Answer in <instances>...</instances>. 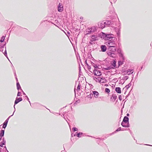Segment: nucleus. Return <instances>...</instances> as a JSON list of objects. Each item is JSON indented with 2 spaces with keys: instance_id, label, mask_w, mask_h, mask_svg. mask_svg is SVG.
<instances>
[{
  "instance_id": "e433bc0d",
  "label": "nucleus",
  "mask_w": 152,
  "mask_h": 152,
  "mask_svg": "<svg viewBox=\"0 0 152 152\" xmlns=\"http://www.w3.org/2000/svg\"><path fill=\"white\" fill-rule=\"evenodd\" d=\"M111 66H109V67H107V68H106V69L107 70H110L111 69Z\"/></svg>"
},
{
  "instance_id": "f3484780",
  "label": "nucleus",
  "mask_w": 152,
  "mask_h": 152,
  "mask_svg": "<svg viewBox=\"0 0 152 152\" xmlns=\"http://www.w3.org/2000/svg\"><path fill=\"white\" fill-rule=\"evenodd\" d=\"M93 93L95 98H97L98 97L99 93L97 91H93Z\"/></svg>"
},
{
  "instance_id": "c9c22d12",
  "label": "nucleus",
  "mask_w": 152,
  "mask_h": 152,
  "mask_svg": "<svg viewBox=\"0 0 152 152\" xmlns=\"http://www.w3.org/2000/svg\"><path fill=\"white\" fill-rule=\"evenodd\" d=\"M121 127L119 128L116 131V132L119 131H121Z\"/></svg>"
},
{
  "instance_id": "20e7f679",
  "label": "nucleus",
  "mask_w": 152,
  "mask_h": 152,
  "mask_svg": "<svg viewBox=\"0 0 152 152\" xmlns=\"http://www.w3.org/2000/svg\"><path fill=\"white\" fill-rule=\"evenodd\" d=\"M93 73L94 74V75L96 76H100L102 74L101 72L98 69H94L93 71Z\"/></svg>"
},
{
  "instance_id": "58836bf2",
  "label": "nucleus",
  "mask_w": 152,
  "mask_h": 152,
  "mask_svg": "<svg viewBox=\"0 0 152 152\" xmlns=\"http://www.w3.org/2000/svg\"><path fill=\"white\" fill-rule=\"evenodd\" d=\"M21 90H22V91L23 92V94L24 95H25L26 94L25 93L23 92V91L22 90V89H21Z\"/></svg>"
},
{
  "instance_id": "423d86ee",
  "label": "nucleus",
  "mask_w": 152,
  "mask_h": 152,
  "mask_svg": "<svg viewBox=\"0 0 152 152\" xmlns=\"http://www.w3.org/2000/svg\"><path fill=\"white\" fill-rule=\"evenodd\" d=\"M133 72V69H129L127 70L124 71L123 73L124 74H128V75H130Z\"/></svg>"
},
{
  "instance_id": "5701e85b",
  "label": "nucleus",
  "mask_w": 152,
  "mask_h": 152,
  "mask_svg": "<svg viewBox=\"0 0 152 152\" xmlns=\"http://www.w3.org/2000/svg\"><path fill=\"white\" fill-rule=\"evenodd\" d=\"M5 38V36H3L1 38V39L0 40V42H3Z\"/></svg>"
},
{
  "instance_id": "412c9836",
  "label": "nucleus",
  "mask_w": 152,
  "mask_h": 152,
  "mask_svg": "<svg viewBox=\"0 0 152 152\" xmlns=\"http://www.w3.org/2000/svg\"><path fill=\"white\" fill-rule=\"evenodd\" d=\"M99 27L102 28H104L105 26V25L103 24V23H100V25H99Z\"/></svg>"
},
{
  "instance_id": "cd10ccee",
  "label": "nucleus",
  "mask_w": 152,
  "mask_h": 152,
  "mask_svg": "<svg viewBox=\"0 0 152 152\" xmlns=\"http://www.w3.org/2000/svg\"><path fill=\"white\" fill-rule=\"evenodd\" d=\"M131 86V84L130 83H129L128 85H126L125 87L126 88L128 89Z\"/></svg>"
},
{
  "instance_id": "6e6552de",
  "label": "nucleus",
  "mask_w": 152,
  "mask_h": 152,
  "mask_svg": "<svg viewBox=\"0 0 152 152\" xmlns=\"http://www.w3.org/2000/svg\"><path fill=\"white\" fill-rule=\"evenodd\" d=\"M116 46L108 47V50L114 52L116 50Z\"/></svg>"
},
{
  "instance_id": "b1692460",
  "label": "nucleus",
  "mask_w": 152,
  "mask_h": 152,
  "mask_svg": "<svg viewBox=\"0 0 152 152\" xmlns=\"http://www.w3.org/2000/svg\"><path fill=\"white\" fill-rule=\"evenodd\" d=\"M14 112H14V113H13V114H12V115H11L9 117V118H8L7 119H6V120L4 122H5V123H7H7H8V120H9V118H10V117H11V116H12L13 115Z\"/></svg>"
},
{
  "instance_id": "6ab92c4d",
  "label": "nucleus",
  "mask_w": 152,
  "mask_h": 152,
  "mask_svg": "<svg viewBox=\"0 0 152 152\" xmlns=\"http://www.w3.org/2000/svg\"><path fill=\"white\" fill-rule=\"evenodd\" d=\"M91 38L92 39V40H91V41L92 42L93 41H94L96 40L97 37L95 35H92L91 37Z\"/></svg>"
},
{
  "instance_id": "7c9ffc66",
  "label": "nucleus",
  "mask_w": 152,
  "mask_h": 152,
  "mask_svg": "<svg viewBox=\"0 0 152 152\" xmlns=\"http://www.w3.org/2000/svg\"><path fill=\"white\" fill-rule=\"evenodd\" d=\"M112 97L115 100L116 98H117V96L115 95H113Z\"/></svg>"
},
{
  "instance_id": "a18cd8bd",
  "label": "nucleus",
  "mask_w": 152,
  "mask_h": 152,
  "mask_svg": "<svg viewBox=\"0 0 152 152\" xmlns=\"http://www.w3.org/2000/svg\"><path fill=\"white\" fill-rule=\"evenodd\" d=\"M145 145H149V146H151V145H148V144H145Z\"/></svg>"
},
{
  "instance_id": "2eb2a0df",
  "label": "nucleus",
  "mask_w": 152,
  "mask_h": 152,
  "mask_svg": "<svg viewBox=\"0 0 152 152\" xmlns=\"http://www.w3.org/2000/svg\"><path fill=\"white\" fill-rule=\"evenodd\" d=\"M3 141H1V142H0V146L3 147V145H5V143L6 142V141L4 140V138H3Z\"/></svg>"
},
{
  "instance_id": "de8ad7c7",
  "label": "nucleus",
  "mask_w": 152,
  "mask_h": 152,
  "mask_svg": "<svg viewBox=\"0 0 152 152\" xmlns=\"http://www.w3.org/2000/svg\"><path fill=\"white\" fill-rule=\"evenodd\" d=\"M120 62H118V64H119V65H120V64H121V63H120Z\"/></svg>"
},
{
  "instance_id": "c756f323",
  "label": "nucleus",
  "mask_w": 152,
  "mask_h": 152,
  "mask_svg": "<svg viewBox=\"0 0 152 152\" xmlns=\"http://www.w3.org/2000/svg\"><path fill=\"white\" fill-rule=\"evenodd\" d=\"M72 130L74 132L77 131L78 130V129L76 127H74L72 128Z\"/></svg>"
},
{
  "instance_id": "0eeeda50",
  "label": "nucleus",
  "mask_w": 152,
  "mask_h": 152,
  "mask_svg": "<svg viewBox=\"0 0 152 152\" xmlns=\"http://www.w3.org/2000/svg\"><path fill=\"white\" fill-rule=\"evenodd\" d=\"M58 7V11L59 12H61L63 11V6L61 3H59V5Z\"/></svg>"
},
{
  "instance_id": "aec40b11",
  "label": "nucleus",
  "mask_w": 152,
  "mask_h": 152,
  "mask_svg": "<svg viewBox=\"0 0 152 152\" xmlns=\"http://www.w3.org/2000/svg\"><path fill=\"white\" fill-rule=\"evenodd\" d=\"M4 130H2L1 131V132H0V135L1 137H3L4 135Z\"/></svg>"
},
{
  "instance_id": "a211bd4d",
  "label": "nucleus",
  "mask_w": 152,
  "mask_h": 152,
  "mask_svg": "<svg viewBox=\"0 0 152 152\" xmlns=\"http://www.w3.org/2000/svg\"><path fill=\"white\" fill-rule=\"evenodd\" d=\"M103 24L104 25H110V24L111 23L110 21L109 20H106L104 22H103Z\"/></svg>"
},
{
  "instance_id": "79ce46f5",
  "label": "nucleus",
  "mask_w": 152,
  "mask_h": 152,
  "mask_svg": "<svg viewBox=\"0 0 152 152\" xmlns=\"http://www.w3.org/2000/svg\"><path fill=\"white\" fill-rule=\"evenodd\" d=\"M97 78V77H94V79L96 80V78Z\"/></svg>"
},
{
  "instance_id": "473e14b6",
  "label": "nucleus",
  "mask_w": 152,
  "mask_h": 152,
  "mask_svg": "<svg viewBox=\"0 0 152 152\" xmlns=\"http://www.w3.org/2000/svg\"><path fill=\"white\" fill-rule=\"evenodd\" d=\"M118 99L120 101H121L122 100V96L121 95H120L118 96Z\"/></svg>"
},
{
  "instance_id": "393cba45",
  "label": "nucleus",
  "mask_w": 152,
  "mask_h": 152,
  "mask_svg": "<svg viewBox=\"0 0 152 152\" xmlns=\"http://www.w3.org/2000/svg\"><path fill=\"white\" fill-rule=\"evenodd\" d=\"M100 79H101L100 77H97V78H96V82L100 83Z\"/></svg>"
},
{
  "instance_id": "37998d69",
  "label": "nucleus",
  "mask_w": 152,
  "mask_h": 152,
  "mask_svg": "<svg viewBox=\"0 0 152 152\" xmlns=\"http://www.w3.org/2000/svg\"><path fill=\"white\" fill-rule=\"evenodd\" d=\"M126 115L127 116H129V113H127Z\"/></svg>"
},
{
  "instance_id": "3c124183",
  "label": "nucleus",
  "mask_w": 152,
  "mask_h": 152,
  "mask_svg": "<svg viewBox=\"0 0 152 152\" xmlns=\"http://www.w3.org/2000/svg\"><path fill=\"white\" fill-rule=\"evenodd\" d=\"M126 77H127L126 79H127L128 78V76H126Z\"/></svg>"
},
{
  "instance_id": "603ef678",
  "label": "nucleus",
  "mask_w": 152,
  "mask_h": 152,
  "mask_svg": "<svg viewBox=\"0 0 152 152\" xmlns=\"http://www.w3.org/2000/svg\"><path fill=\"white\" fill-rule=\"evenodd\" d=\"M63 116H64V118L65 119V118L64 117V115H63Z\"/></svg>"
},
{
  "instance_id": "39448f33",
  "label": "nucleus",
  "mask_w": 152,
  "mask_h": 152,
  "mask_svg": "<svg viewBox=\"0 0 152 152\" xmlns=\"http://www.w3.org/2000/svg\"><path fill=\"white\" fill-rule=\"evenodd\" d=\"M22 99L21 97L18 98L17 97L16 99L15 102V104L14 106V108L15 109V111H15V105L16 104H17L19 102L22 101Z\"/></svg>"
},
{
  "instance_id": "4be33fe9",
  "label": "nucleus",
  "mask_w": 152,
  "mask_h": 152,
  "mask_svg": "<svg viewBox=\"0 0 152 152\" xmlns=\"http://www.w3.org/2000/svg\"><path fill=\"white\" fill-rule=\"evenodd\" d=\"M116 62L115 61H112V66H113L114 67H115L116 66Z\"/></svg>"
},
{
  "instance_id": "f8f14e48",
  "label": "nucleus",
  "mask_w": 152,
  "mask_h": 152,
  "mask_svg": "<svg viewBox=\"0 0 152 152\" xmlns=\"http://www.w3.org/2000/svg\"><path fill=\"white\" fill-rule=\"evenodd\" d=\"M76 133H77L76 134H75L74 135L75 136H76L77 137H81L83 135V133L82 132H79V133H77L76 132Z\"/></svg>"
},
{
  "instance_id": "864d4df0",
  "label": "nucleus",
  "mask_w": 152,
  "mask_h": 152,
  "mask_svg": "<svg viewBox=\"0 0 152 152\" xmlns=\"http://www.w3.org/2000/svg\"><path fill=\"white\" fill-rule=\"evenodd\" d=\"M142 66L141 67V69H142Z\"/></svg>"
},
{
  "instance_id": "9d476101",
  "label": "nucleus",
  "mask_w": 152,
  "mask_h": 152,
  "mask_svg": "<svg viewBox=\"0 0 152 152\" xmlns=\"http://www.w3.org/2000/svg\"><path fill=\"white\" fill-rule=\"evenodd\" d=\"M121 125L124 127H129V123H127L124 121L122 122Z\"/></svg>"
},
{
  "instance_id": "72a5a7b5",
  "label": "nucleus",
  "mask_w": 152,
  "mask_h": 152,
  "mask_svg": "<svg viewBox=\"0 0 152 152\" xmlns=\"http://www.w3.org/2000/svg\"><path fill=\"white\" fill-rule=\"evenodd\" d=\"M17 86V88L18 90H19V89H21L20 85H18V86Z\"/></svg>"
},
{
  "instance_id": "ddd939ff",
  "label": "nucleus",
  "mask_w": 152,
  "mask_h": 152,
  "mask_svg": "<svg viewBox=\"0 0 152 152\" xmlns=\"http://www.w3.org/2000/svg\"><path fill=\"white\" fill-rule=\"evenodd\" d=\"M127 123H129V118L127 116H125L123 119V121Z\"/></svg>"
},
{
  "instance_id": "f257e3e1",
  "label": "nucleus",
  "mask_w": 152,
  "mask_h": 152,
  "mask_svg": "<svg viewBox=\"0 0 152 152\" xmlns=\"http://www.w3.org/2000/svg\"><path fill=\"white\" fill-rule=\"evenodd\" d=\"M102 34H103L102 36L105 39L110 41L113 40V39L115 38L114 35L112 34H106L103 33Z\"/></svg>"
},
{
  "instance_id": "c85d7f7f",
  "label": "nucleus",
  "mask_w": 152,
  "mask_h": 152,
  "mask_svg": "<svg viewBox=\"0 0 152 152\" xmlns=\"http://www.w3.org/2000/svg\"><path fill=\"white\" fill-rule=\"evenodd\" d=\"M7 125V124L6 123H5L4 122V124H3V128L5 129Z\"/></svg>"
},
{
  "instance_id": "dca6fc26",
  "label": "nucleus",
  "mask_w": 152,
  "mask_h": 152,
  "mask_svg": "<svg viewBox=\"0 0 152 152\" xmlns=\"http://www.w3.org/2000/svg\"><path fill=\"white\" fill-rule=\"evenodd\" d=\"M115 91L118 93L121 94V89L120 87H116L115 88Z\"/></svg>"
},
{
  "instance_id": "1a4fd4ad",
  "label": "nucleus",
  "mask_w": 152,
  "mask_h": 152,
  "mask_svg": "<svg viewBox=\"0 0 152 152\" xmlns=\"http://www.w3.org/2000/svg\"><path fill=\"white\" fill-rule=\"evenodd\" d=\"M107 53L109 56L113 58L115 57L116 56V55L115 54L114 52H108Z\"/></svg>"
},
{
  "instance_id": "7ed1b4c3",
  "label": "nucleus",
  "mask_w": 152,
  "mask_h": 152,
  "mask_svg": "<svg viewBox=\"0 0 152 152\" xmlns=\"http://www.w3.org/2000/svg\"><path fill=\"white\" fill-rule=\"evenodd\" d=\"M105 44L108 47L116 46L115 42L113 40H110L106 42Z\"/></svg>"
},
{
  "instance_id": "9b49d317",
  "label": "nucleus",
  "mask_w": 152,
  "mask_h": 152,
  "mask_svg": "<svg viewBox=\"0 0 152 152\" xmlns=\"http://www.w3.org/2000/svg\"><path fill=\"white\" fill-rule=\"evenodd\" d=\"M101 50L102 52H105L107 50V47L105 45H102L101 46Z\"/></svg>"
},
{
  "instance_id": "4c0bfd02",
  "label": "nucleus",
  "mask_w": 152,
  "mask_h": 152,
  "mask_svg": "<svg viewBox=\"0 0 152 152\" xmlns=\"http://www.w3.org/2000/svg\"><path fill=\"white\" fill-rule=\"evenodd\" d=\"M80 89V86L79 85V84L77 86V90H79Z\"/></svg>"
},
{
  "instance_id": "8fccbe9b",
  "label": "nucleus",
  "mask_w": 152,
  "mask_h": 152,
  "mask_svg": "<svg viewBox=\"0 0 152 152\" xmlns=\"http://www.w3.org/2000/svg\"><path fill=\"white\" fill-rule=\"evenodd\" d=\"M121 129V131H123V130H124L123 129Z\"/></svg>"
},
{
  "instance_id": "09e8293b",
  "label": "nucleus",
  "mask_w": 152,
  "mask_h": 152,
  "mask_svg": "<svg viewBox=\"0 0 152 152\" xmlns=\"http://www.w3.org/2000/svg\"><path fill=\"white\" fill-rule=\"evenodd\" d=\"M29 102L30 103V104H31L30 102L29 101V100H28Z\"/></svg>"
},
{
  "instance_id": "4468645a",
  "label": "nucleus",
  "mask_w": 152,
  "mask_h": 152,
  "mask_svg": "<svg viewBox=\"0 0 152 152\" xmlns=\"http://www.w3.org/2000/svg\"><path fill=\"white\" fill-rule=\"evenodd\" d=\"M107 80L106 78L104 77H101L100 83H105L106 82Z\"/></svg>"
},
{
  "instance_id": "ea45409f",
  "label": "nucleus",
  "mask_w": 152,
  "mask_h": 152,
  "mask_svg": "<svg viewBox=\"0 0 152 152\" xmlns=\"http://www.w3.org/2000/svg\"><path fill=\"white\" fill-rule=\"evenodd\" d=\"M18 85H20V84H19V82H17V86H18Z\"/></svg>"
},
{
  "instance_id": "bb28decb",
  "label": "nucleus",
  "mask_w": 152,
  "mask_h": 152,
  "mask_svg": "<svg viewBox=\"0 0 152 152\" xmlns=\"http://www.w3.org/2000/svg\"><path fill=\"white\" fill-rule=\"evenodd\" d=\"M105 91L106 92H107L108 93L110 92V89L109 88H105Z\"/></svg>"
},
{
  "instance_id": "c03bdc74",
  "label": "nucleus",
  "mask_w": 152,
  "mask_h": 152,
  "mask_svg": "<svg viewBox=\"0 0 152 152\" xmlns=\"http://www.w3.org/2000/svg\"><path fill=\"white\" fill-rule=\"evenodd\" d=\"M105 86H108V85H107V84H105Z\"/></svg>"
},
{
  "instance_id": "49530a36",
  "label": "nucleus",
  "mask_w": 152,
  "mask_h": 152,
  "mask_svg": "<svg viewBox=\"0 0 152 152\" xmlns=\"http://www.w3.org/2000/svg\"><path fill=\"white\" fill-rule=\"evenodd\" d=\"M120 62H118V64H119V65H120V64H121V63H120Z\"/></svg>"
},
{
  "instance_id": "a878e982",
  "label": "nucleus",
  "mask_w": 152,
  "mask_h": 152,
  "mask_svg": "<svg viewBox=\"0 0 152 152\" xmlns=\"http://www.w3.org/2000/svg\"><path fill=\"white\" fill-rule=\"evenodd\" d=\"M92 65L94 67V69H98L97 66L95 64L93 63L92 64Z\"/></svg>"
},
{
  "instance_id": "2f4dec72",
  "label": "nucleus",
  "mask_w": 152,
  "mask_h": 152,
  "mask_svg": "<svg viewBox=\"0 0 152 152\" xmlns=\"http://www.w3.org/2000/svg\"><path fill=\"white\" fill-rule=\"evenodd\" d=\"M21 93L20 91H18V94H17V96H21Z\"/></svg>"
},
{
  "instance_id": "f704fd0d",
  "label": "nucleus",
  "mask_w": 152,
  "mask_h": 152,
  "mask_svg": "<svg viewBox=\"0 0 152 152\" xmlns=\"http://www.w3.org/2000/svg\"><path fill=\"white\" fill-rule=\"evenodd\" d=\"M4 55H5V56H6L8 58V57H7V53L6 49H5V52L4 53Z\"/></svg>"
},
{
  "instance_id": "a19ab883",
  "label": "nucleus",
  "mask_w": 152,
  "mask_h": 152,
  "mask_svg": "<svg viewBox=\"0 0 152 152\" xmlns=\"http://www.w3.org/2000/svg\"><path fill=\"white\" fill-rule=\"evenodd\" d=\"M26 97L27 99V100H29V98H28V97L27 96H26Z\"/></svg>"
},
{
  "instance_id": "f03ea898",
  "label": "nucleus",
  "mask_w": 152,
  "mask_h": 152,
  "mask_svg": "<svg viewBox=\"0 0 152 152\" xmlns=\"http://www.w3.org/2000/svg\"><path fill=\"white\" fill-rule=\"evenodd\" d=\"M96 30V27L95 26H92L88 28L85 31L86 34H91L95 32Z\"/></svg>"
}]
</instances>
